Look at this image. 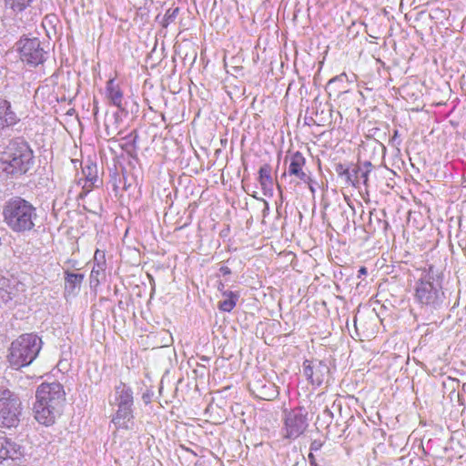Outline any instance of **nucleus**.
Segmentation results:
<instances>
[{
    "mask_svg": "<svg viewBox=\"0 0 466 466\" xmlns=\"http://www.w3.org/2000/svg\"><path fill=\"white\" fill-rule=\"evenodd\" d=\"M33 151L25 141H11L0 157V169L7 175H22L30 167Z\"/></svg>",
    "mask_w": 466,
    "mask_h": 466,
    "instance_id": "obj_1",
    "label": "nucleus"
},
{
    "mask_svg": "<svg viewBox=\"0 0 466 466\" xmlns=\"http://www.w3.org/2000/svg\"><path fill=\"white\" fill-rule=\"evenodd\" d=\"M42 339L37 335L26 333L15 339L9 348L8 361L15 370L30 365L42 349Z\"/></svg>",
    "mask_w": 466,
    "mask_h": 466,
    "instance_id": "obj_2",
    "label": "nucleus"
},
{
    "mask_svg": "<svg viewBox=\"0 0 466 466\" xmlns=\"http://www.w3.org/2000/svg\"><path fill=\"white\" fill-rule=\"evenodd\" d=\"M19 400L7 389L0 388V427H15L19 421Z\"/></svg>",
    "mask_w": 466,
    "mask_h": 466,
    "instance_id": "obj_3",
    "label": "nucleus"
},
{
    "mask_svg": "<svg viewBox=\"0 0 466 466\" xmlns=\"http://www.w3.org/2000/svg\"><path fill=\"white\" fill-rule=\"evenodd\" d=\"M306 159L302 153L297 151L290 155L289 165L288 170L285 171L279 178L277 177V185L279 187L285 186L289 179V184H299L300 182L309 184L310 177L305 171Z\"/></svg>",
    "mask_w": 466,
    "mask_h": 466,
    "instance_id": "obj_4",
    "label": "nucleus"
},
{
    "mask_svg": "<svg viewBox=\"0 0 466 466\" xmlns=\"http://www.w3.org/2000/svg\"><path fill=\"white\" fill-rule=\"evenodd\" d=\"M82 174L84 176V184H81L80 179L69 191L68 200L70 201H80L85 197L88 196L93 187H97L98 184L101 183L98 177L97 167L94 163L86 164L82 168Z\"/></svg>",
    "mask_w": 466,
    "mask_h": 466,
    "instance_id": "obj_5",
    "label": "nucleus"
},
{
    "mask_svg": "<svg viewBox=\"0 0 466 466\" xmlns=\"http://www.w3.org/2000/svg\"><path fill=\"white\" fill-rule=\"evenodd\" d=\"M3 213L6 223L15 231L29 230L34 226L33 206H5Z\"/></svg>",
    "mask_w": 466,
    "mask_h": 466,
    "instance_id": "obj_6",
    "label": "nucleus"
},
{
    "mask_svg": "<svg viewBox=\"0 0 466 466\" xmlns=\"http://www.w3.org/2000/svg\"><path fill=\"white\" fill-rule=\"evenodd\" d=\"M17 46L20 58L23 62H25L26 64L33 66H35L44 62L46 52L41 47V44L38 38H21L18 41Z\"/></svg>",
    "mask_w": 466,
    "mask_h": 466,
    "instance_id": "obj_7",
    "label": "nucleus"
},
{
    "mask_svg": "<svg viewBox=\"0 0 466 466\" xmlns=\"http://www.w3.org/2000/svg\"><path fill=\"white\" fill-rule=\"evenodd\" d=\"M35 398L54 410L61 409L66 400L63 386L58 382L42 383L37 388Z\"/></svg>",
    "mask_w": 466,
    "mask_h": 466,
    "instance_id": "obj_8",
    "label": "nucleus"
},
{
    "mask_svg": "<svg viewBox=\"0 0 466 466\" xmlns=\"http://www.w3.org/2000/svg\"><path fill=\"white\" fill-rule=\"evenodd\" d=\"M416 298L421 304L437 309L443 303L444 293L438 285L422 279L416 287Z\"/></svg>",
    "mask_w": 466,
    "mask_h": 466,
    "instance_id": "obj_9",
    "label": "nucleus"
},
{
    "mask_svg": "<svg viewBox=\"0 0 466 466\" xmlns=\"http://www.w3.org/2000/svg\"><path fill=\"white\" fill-rule=\"evenodd\" d=\"M308 426L309 420L307 410L302 407L291 410L287 413L285 418V437L296 439L306 431Z\"/></svg>",
    "mask_w": 466,
    "mask_h": 466,
    "instance_id": "obj_10",
    "label": "nucleus"
},
{
    "mask_svg": "<svg viewBox=\"0 0 466 466\" xmlns=\"http://www.w3.org/2000/svg\"><path fill=\"white\" fill-rule=\"evenodd\" d=\"M329 366L320 360H305L303 363V374L312 385L319 386L328 378Z\"/></svg>",
    "mask_w": 466,
    "mask_h": 466,
    "instance_id": "obj_11",
    "label": "nucleus"
},
{
    "mask_svg": "<svg viewBox=\"0 0 466 466\" xmlns=\"http://www.w3.org/2000/svg\"><path fill=\"white\" fill-rule=\"evenodd\" d=\"M34 413L35 420L46 426L52 425L56 418L60 414L61 409H52L49 405L36 400L34 404Z\"/></svg>",
    "mask_w": 466,
    "mask_h": 466,
    "instance_id": "obj_12",
    "label": "nucleus"
},
{
    "mask_svg": "<svg viewBox=\"0 0 466 466\" xmlns=\"http://www.w3.org/2000/svg\"><path fill=\"white\" fill-rule=\"evenodd\" d=\"M252 392L258 399L272 400L279 395L278 387L272 382L258 380L252 385Z\"/></svg>",
    "mask_w": 466,
    "mask_h": 466,
    "instance_id": "obj_13",
    "label": "nucleus"
},
{
    "mask_svg": "<svg viewBox=\"0 0 466 466\" xmlns=\"http://www.w3.org/2000/svg\"><path fill=\"white\" fill-rule=\"evenodd\" d=\"M117 410L112 419V422L116 428L119 429H131L133 422V410L132 406H116Z\"/></svg>",
    "mask_w": 466,
    "mask_h": 466,
    "instance_id": "obj_14",
    "label": "nucleus"
},
{
    "mask_svg": "<svg viewBox=\"0 0 466 466\" xmlns=\"http://www.w3.org/2000/svg\"><path fill=\"white\" fill-rule=\"evenodd\" d=\"M133 391L130 387L122 382L116 386L114 400H111V404L115 406H133Z\"/></svg>",
    "mask_w": 466,
    "mask_h": 466,
    "instance_id": "obj_15",
    "label": "nucleus"
},
{
    "mask_svg": "<svg viewBox=\"0 0 466 466\" xmlns=\"http://www.w3.org/2000/svg\"><path fill=\"white\" fill-rule=\"evenodd\" d=\"M18 120L16 114L11 109L10 102L0 97V130L15 125Z\"/></svg>",
    "mask_w": 466,
    "mask_h": 466,
    "instance_id": "obj_16",
    "label": "nucleus"
},
{
    "mask_svg": "<svg viewBox=\"0 0 466 466\" xmlns=\"http://www.w3.org/2000/svg\"><path fill=\"white\" fill-rule=\"evenodd\" d=\"M20 455L19 445L5 436H0V462L6 459L14 460Z\"/></svg>",
    "mask_w": 466,
    "mask_h": 466,
    "instance_id": "obj_17",
    "label": "nucleus"
},
{
    "mask_svg": "<svg viewBox=\"0 0 466 466\" xmlns=\"http://www.w3.org/2000/svg\"><path fill=\"white\" fill-rule=\"evenodd\" d=\"M372 165L369 161L364 162L362 165H351V170L354 172L356 179L347 181V185L353 187H359L361 183L367 185L368 177Z\"/></svg>",
    "mask_w": 466,
    "mask_h": 466,
    "instance_id": "obj_18",
    "label": "nucleus"
},
{
    "mask_svg": "<svg viewBox=\"0 0 466 466\" xmlns=\"http://www.w3.org/2000/svg\"><path fill=\"white\" fill-rule=\"evenodd\" d=\"M65 293L66 295L76 294V290L80 289L81 283L84 279V275L80 273L65 272Z\"/></svg>",
    "mask_w": 466,
    "mask_h": 466,
    "instance_id": "obj_19",
    "label": "nucleus"
},
{
    "mask_svg": "<svg viewBox=\"0 0 466 466\" xmlns=\"http://www.w3.org/2000/svg\"><path fill=\"white\" fill-rule=\"evenodd\" d=\"M120 116L117 113H113L112 115L106 116L105 120V128L108 137L113 138L116 135L120 134Z\"/></svg>",
    "mask_w": 466,
    "mask_h": 466,
    "instance_id": "obj_20",
    "label": "nucleus"
},
{
    "mask_svg": "<svg viewBox=\"0 0 466 466\" xmlns=\"http://www.w3.org/2000/svg\"><path fill=\"white\" fill-rule=\"evenodd\" d=\"M259 182L262 188L265 191H271L273 188L274 181L271 177V167L268 164H264L260 167L259 171ZM267 195V192H265Z\"/></svg>",
    "mask_w": 466,
    "mask_h": 466,
    "instance_id": "obj_21",
    "label": "nucleus"
},
{
    "mask_svg": "<svg viewBox=\"0 0 466 466\" xmlns=\"http://www.w3.org/2000/svg\"><path fill=\"white\" fill-rule=\"evenodd\" d=\"M183 211V214H187V218L183 219V217H181L179 219L176 221L179 225V228H183L190 223L191 216H192V210H188L187 208H184L183 206H173L170 205L168 207V211L166 212V216H171L173 213H177L179 215Z\"/></svg>",
    "mask_w": 466,
    "mask_h": 466,
    "instance_id": "obj_22",
    "label": "nucleus"
},
{
    "mask_svg": "<svg viewBox=\"0 0 466 466\" xmlns=\"http://www.w3.org/2000/svg\"><path fill=\"white\" fill-rule=\"evenodd\" d=\"M225 299L218 303V309L225 312H230L236 306L238 296L232 291H224Z\"/></svg>",
    "mask_w": 466,
    "mask_h": 466,
    "instance_id": "obj_23",
    "label": "nucleus"
},
{
    "mask_svg": "<svg viewBox=\"0 0 466 466\" xmlns=\"http://www.w3.org/2000/svg\"><path fill=\"white\" fill-rule=\"evenodd\" d=\"M106 90H107V98L110 100V102L114 106H116L119 108H122L123 94L118 88H116L113 86V80H110L108 82Z\"/></svg>",
    "mask_w": 466,
    "mask_h": 466,
    "instance_id": "obj_24",
    "label": "nucleus"
},
{
    "mask_svg": "<svg viewBox=\"0 0 466 466\" xmlns=\"http://www.w3.org/2000/svg\"><path fill=\"white\" fill-rule=\"evenodd\" d=\"M6 6L11 8L16 15L23 14L30 6L32 0H5Z\"/></svg>",
    "mask_w": 466,
    "mask_h": 466,
    "instance_id": "obj_25",
    "label": "nucleus"
},
{
    "mask_svg": "<svg viewBox=\"0 0 466 466\" xmlns=\"http://www.w3.org/2000/svg\"><path fill=\"white\" fill-rule=\"evenodd\" d=\"M335 171L338 174V176L344 180L345 184L347 185V181H352L356 179V177L354 175V172L351 170V165L350 166H345L343 164H337L335 166Z\"/></svg>",
    "mask_w": 466,
    "mask_h": 466,
    "instance_id": "obj_26",
    "label": "nucleus"
},
{
    "mask_svg": "<svg viewBox=\"0 0 466 466\" xmlns=\"http://www.w3.org/2000/svg\"><path fill=\"white\" fill-rule=\"evenodd\" d=\"M105 266H106V261H100V262L95 263V265L91 270V274H90L92 283L93 282H96V284L99 283V277L101 275H104Z\"/></svg>",
    "mask_w": 466,
    "mask_h": 466,
    "instance_id": "obj_27",
    "label": "nucleus"
},
{
    "mask_svg": "<svg viewBox=\"0 0 466 466\" xmlns=\"http://www.w3.org/2000/svg\"><path fill=\"white\" fill-rule=\"evenodd\" d=\"M178 12H179L178 7H176L173 9L169 8L164 15L163 25L166 27L168 25V24L172 23L175 20V18L177 17Z\"/></svg>",
    "mask_w": 466,
    "mask_h": 466,
    "instance_id": "obj_28",
    "label": "nucleus"
},
{
    "mask_svg": "<svg viewBox=\"0 0 466 466\" xmlns=\"http://www.w3.org/2000/svg\"><path fill=\"white\" fill-rule=\"evenodd\" d=\"M95 261L96 263L97 262H100V261H106L105 260V254L103 251H100V250H96V253H95Z\"/></svg>",
    "mask_w": 466,
    "mask_h": 466,
    "instance_id": "obj_29",
    "label": "nucleus"
},
{
    "mask_svg": "<svg viewBox=\"0 0 466 466\" xmlns=\"http://www.w3.org/2000/svg\"><path fill=\"white\" fill-rule=\"evenodd\" d=\"M322 446V443L319 441H313L311 443H310V451H318L321 448Z\"/></svg>",
    "mask_w": 466,
    "mask_h": 466,
    "instance_id": "obj_30",
    "label": "nucleus"
},
{
    "mask_svg": "<svg viewBox=\"0 0 466 466\" xmlns=\"http://www.w3.org/2000/svg\"><path fill=\"white\" fill-rule=\"evenodd\" d=\"M15 290L17 292H25L26 289H25V285L22 282H17L16 285H15Z\"/></svg>",
    "mask_w": 466,
    "mask_h": 466,
    "instance_id": "obj_31",
    "label": "nucleus"
},
{
    "mask_svg": "<svg viewBox=\"0 0 466 466\" xmlns=\"http://www.w3.org/2000/svg\"><path fill=\"white\" fill-rule=\"evenodd\" d=\"M219 271L222 275L226 276V275H229L231 273V270L229 268L226 267V266H222L220 267L219 268Z\"/></svg>",
    "mask_w": 466,
    "mask_h": 466,
    "instance_id": "obj_32",
    "label": "nucleus"
},
{
    "mask_svg": "<svg viewBox=\"0 0 466 466\" xmlns=\"http://www.w3.org/2000/svg\"><path fill=\"white\" fill-rule=\"evenodd\" d=\"M308 457L311 466H319L312 452H309Z\"/></svg>",
    "mask_w": 466,
    "mask_h": 466,
    "instance_id": "obj_33",
    "label": "nucleus"
},
{
    "mask_svg": "<svg viewBox=\"0 0 466 466\" xmlns=\"http://www.w3.org/2000/svg\"><path fill=\"white\" fill-rule=\"evenodd\" d=\"M342 77H346V74H341L339 76H336V77L332 78L331 80H329V83L331 84V83H333V82H335V81H337L339 79H341Z\"/></svg>",
    "mask_w": 466,
    "mask_h": 466,
    "instance_id": "obj_34",
    "label": "nucleus"
},
{
    "mask_svg": "<svg viewBox=\"0 0 466 466\" xmlns=\"http://www.w3.org/2000/svg\"><path fill=\"white\" fill-rule=\"evenodd\" d=\"M11 204H24V205H26V204H29V202L25 200V199H20L19 198V200H15Z\"/></svg>",
    "mask_w": 466,
    "mask_h": 466,
    "instance_id": "obj_35",
    "label": "nucleus"
},
{
    "mask_svg": "<svg viewBox=\"0 0 466 466\" xmlns=\"http://www.w3.org/2000/svg\"><path fill=\"white\" fill-rule=\"evenodd\" d=\"M15 297H16V294H15V293H13V292H11V291L7 293V298H8V299H14Z\"/></svg>",
    "mask_w": 466,
    "mask_h": 466,
    "instance_id": "obj_36",
    "label": "nucleus"
},
{
    "mask_svg": "<svg viewBox=\"0 0 466 466\" xmlns=\"http://www.w3.org/2000/svg\"><path fill=\"white\" fill-rule=\"evenodd\" d=\"M348 207H349V208H350L353 213H355V212H356L355 206L350 205V206H348Z\"/></svg>",
    "mask_w": 466,
    "mask_h": 466,
    "instance_id": "obj_37",
    "label": "nucleus"
},
{
    "mask_svg": "<svg viewBox=\"0 0 466 466\" xmlns=\"http://www.w3.org/2000/svg\"><path fill=\"white\" fill-rule=\"evenodd\" d=\"M280 208H282V206H276V211L279 214L280 213V210H279Z\"/></svg>",
    "mask_w": 466,
    "mask_h": 466,
    "instance_id": "obj_38",
    "label": "nucleus"
},
{
    "mask_svg": "<svg viewBox=\"0 0 466 466\" xmlns=\"http://www.w3.org/2000/svg\"><path fill=\"white\" fill-rule=\"evenodd\" d=\"M224 288V284L223 283H219V286H218V289L222 290Z\"/></svg>",
    "mask_w": 466,
    "mask_h": 466,
    "instance_id": "obj_39",
    "label": "nucleus"
},
{
    "mask_svg": "<svg viewBox=\"0 0 466 466\" xmlns=\"http://www.w3.org/2000/svg\"><path fill=\"white\" fill-rule=\"evenodd\" d=\"M360 272H361V273H366V268H360Z\"/></svg>",
    "mask_w": 466,
    "mask_h": 466,
    "instance_id": "obj_40",
    "label": "nucleus"
},
{
    "mask_svg": "<svg viewBox=\"0 0 466 466\" xmlns=\"http://www.w3.org/2000/svg\"><path fill=\"white\" fill-rule=\"evenodd\" d=\"M362 208H363V206H361V205H359V206H358V208H360L361 212H363Z\"/></svg>",
    "mask_w": 466,
    "mask_h": 466,
    "instance_id": "obj_41",
    "label": "nucleus"
},
{
    "mask_svg": "<svg viewBox=\"0 0 466 466\" xmlns=\"http://www.w3.org/2000/svg\"><path fill=\"white\" fill-rule=\"evenodd\" d=\"M354 324H355V327L357 328V319L356 318L354 319Z\"/></svg>",
    "mask_w": 466,
    "mask_h": 466,
    "instance_id": "obj_42",
    "label": "nucleus"
},
{
    "mask_svg": "<svg viewBox=\"0 0 466 466\" xmlns=\"http://www.w3.org/2000/svg\"><path fill=\"white\" fill-rule=\"evenodd\" d=\"M143 399L145 400L146 402H147V400L146 399H147V396H143Z\"/></svg>",
    "mask_w": 466,
    "mask_h": 466,
    "instance_id": "obj_43",
    "label": "nucleus"
},
{
    "mask_svg": "<svg viewBox=\"0 0 466 466\" xmlns=\"http://www.w3.org/2000/svg\"><path fill=\"white\" fill-rule=\"evenodd\" d=\"M143 399L145 400L146 402H147V400L146 399H147V396H143Z\"/></svg>",
    "mask_w": 466,
    "mask_h": 466,
    "instance_id": "obj_44",
    "label": "nucleus"
},
{
    "mask_svg": "<svg viewBox=\"0 0 466 466\" xmlns=\"http://www.w3.org/2000/svg\"><path fill=\"white\" fill-rule=\"evenodd\" d=\"M266 209H268V205H266V206H265V210H266Z\"/></svg>",
    "mask_w": 466,
    "mask_h": 466,
    "instance_id": "obj_45",
    "label": "nucleus"
}]
</instances>
